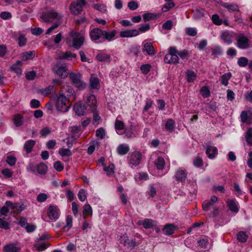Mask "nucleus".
<instances>
[{
  "label": "nucleus",
  "mask_w": 252,
  "mask_h": 252,
  "mask_svg": "<svg viewBox=\"0 0 252 252\" xmlns=\"http://www.w3.org/2000/svg\"><path fill=\"white\" fill-rule=\"evenodd\" d=\"M206 154L209 158L213 159L218 154V149L215 146L208 145L206 147Z\"/></svg>",
  "instance_id": "nucleus-22"
},
{
  "label": "nucleus",
  "mask_w": 252,
  "mask_h": 252,
  "mask_svg": "<svg viewBox=\"0 0 252 252\" xmlns=\"http://www.w3.org/2000/svg\"><path fill=\"white\" fill-rule=\"evenodd\" d=\"M193 165L196 167H201L203 165L202 159L199 157H197L193 160Z\"/></svg>",
  "instance_id": "nucleus-62"
},
{
  "label": "nucleus",
  "mask_w": 252,
  "mask_h": 252,
  "mask_svg": "<svg viewBox=\"0 0 252 252\" xmlns=\"http://www.w3.org/2000/svg\"><path fill=\"white\" fill-rule=\"evenodd\" d=\"M48 170V166L44 163L40 162L36 165V173L39 175H45Z\"/></svg>",
  "instance_id": "nucleus-28"
},
{
  "label": "nucleus",
  "mask_w": 252,
  "mask_h": 252,
  "mask_svg": "<svg viewBox=\"0 0 252 252\" xmlns=\"http://www.w3.org/2000/svg\"><path fill=\"white\" fill-rule=\"evenodd\" d=\"M222 54V50L220 46L215 47L212 49V55L216 56Z\"/></svg>",
  "instance_id": "nucleus-60"
},
{
  "label": "nucleus",
  "mask_w": 252,
  "mask_h": 252,
  "mask_svg": "<svg viewBox=\"0 0 252 252\" xmlns=\"http://www.w3.org/2000/svg\"><path fill=\"white\" fill-rule=\"evenodd\" d=\"M74 91L71 87L68 85H65L62 87L59 95L65 97V98H67L68 99H69V98L70 96L73 95V100H75L76 99V97L75 95H74Z\"/></svg>",
  "instance_id": "nucleus-11"
},
{
  "label": "nucleus",
  "mask_w": 252,
  "mask_h": 252,
  "mask_svg": "<svg viewBox=\"0 0 252 252\" xmlns=\"http://www.w3.org/2000/svg\"><path fill=\"white\" fill-rule=\"evenodd\" d=\"M72 226V217L68 215L66 218V224L63 229L64 231H68Z\"/></svg>",
  "instance_id": "nucleus-44"
},
{
  "label": "nucleus",
  "mask_w": 252,
  "mask_h": 252,
  "mask_svg": "<svg viewBox=\"0 0 252 252\" xmlns=\"http://www.w3.org/2000/svg\"><path fill=\"white\" fill-rule=\"evenodd\" d=\"M102 35L103 30L99 28H94L90 32V36L91 40L95 43L103 42L102 39H100Z\"/></svg>",
  "instance_id": "nucleus-7"
},
{
  "label": "nucleus",
  "mask_w": 252,
  "mask_h": 252,
  "mask_svg": "<svg viewBox=\"0 0 252 252\" xmlns=\"http://www.w3.org/2000/svg\"><path fill=\"white\" fill-rule=\"evenodd\" d=\"M86 4H82L80 1H74L71 3L70 6V10L72 14L78 15L81 13L82 7Z\"/></svg>",
  "instance_id": "nucleus-13"
},
{
  "label": "nucleus",
  "mask_w": 252,
  "mask_h": 252,
  "mask_svg": "<svg viewBox=\"0 0 252 252\" xmlns=\"http://www.w3.org/2000/svg\"><path fill=\"white\" fill-rule=\"evenodd\" d=\"M35 144V141L33 140H29L26 142L24 146V149L27 152V153H31L33 146Z\"/></svg>",
  "instance_id": "nucleus-30"
},
{
  "label": "nucleus",
  "mask_w": 252,
  "mask_h": 252,
  "mask_svg": "<svg viewBox=\"0 0 252 252\" xmlns=\"http://www.w3.org/2000/svg\"><path fill=\"white\" fill-rule=\"evenodd\" d=\"M221 6L226 8L228 11L231 12H239V6L234 3H229L228 2H223Z\"/></svg>",
  "instance_id": "nucleus-24"
},
{
  "label": "nucleus",
  "mask_w": 252,
  "mask_h": 252,
  "mask_svg": "<svg viewBox=\"0 0 252 252\" xmlns=\"http://www.w3.org/2000/svg\"><path fill=\"white\" fill-rule=\"evenodd\" d=\"M21 62L17 61L15 63L13 64L10 67L11 69L14 71L18 75H20L22 73V70L21 68Z\"/></svg>",
  "instance_id": "nucleus-31"
},
{
  "label": "nucleus",
  "mask_w": 252,
  "mask_h": 252,
  "mask_svg": "<svg viewBox=\"0 0 252 252\" xmlns=\"http://www.w3.org/2000/svg\"><path fill=\"white\" fill-rule=\"evenodd\" d=\"M151 65L150 64H143L140 67L141 72L144 74H147L150 71Z\"/></svg>",
  "instance_id": "nucleus-57"
},
{
  "label": "nucleus",
  "mask_w": 252,
  "mask_h": 252,
  "mask_svg": "<svg viewBox=\"0 0 252 252\" xmlns=\"http://www.w3.org/2000/svg\"><path fill=\"white\" fill-rule=\"evenodd\" d=\"M236 40V46L240 49L246 50L250 47V40L244 33L239 34Z\"/></svg>",
  "instance_id": "nucleus-4"
},
{
  "label": "nucleus",
  "mask_w": 252,
  "mask_h": 252,
  "mask_svg": "<svg viewBox=\"0 0 252 252\" xmlns=\"http://www.w3.org/2000/svg\"><path fill=\"white\" fill-rule=\"evenodd\" d=\"M139 35V31L136 29L125 30L120 32V36L123 38L132 37Z\"/></svg>",
  "instance_id": "nucleus-15"
},
{
  "label": "nucleus",
  "mask_w": 252,
  "mask_h": 252,
  "mask_svg": "<svg viewBox=\"0 0 252 252\" xmlns=\"http://www.w3.org/2000/svg\"><path fill=\"white\" fill-rule=\"evenodd\" d=\"M120 243L124 246L127 247V249L132 250L136 246L135 239L129 240L126 235L122 236L120 238Z\"/></svg>",
  "instance_id": "nucleus-12"
},
{
  "label": "nucleus",
  "mask_w": 252,
  "mask_h": 252,
  "mask_svg": "<svg viewBox=\"0 0 252 252\" xmlns=\"http://www.w3.org/2000/svg\"><path fill=\"white\" fill-rule=\"evenodd\" d=\"M134 179L136 181L137 180H147L148 179V175L147 174L144 173V172H141L137 173L134 176Z\"/></svg>",
  "instance_id": "nucleus-50"
},
{
  "label": "nucleus",
  "mask_w": 252,
  "mask_h": 252,
  "mask_svg": "<svg viewBox=\"0 0 252 252\" xmlns=\"http://www.w3.org/2000/svg\"><path fill=\"white\" fill-rule=\"evenodd\" d=\"M188 172L183 167L179 168L176 171L174 177L179 182L184 183L187 179Z\"/></svg>",
  "instance_id": "nucleus-9"
},
{
  "label": "nucleus",
  "mask_w": 252,
  "mask_h": 252,
  "mask_svg": "<svg viewBox=\"0 0 252 252\" xmlns=\"http://www.w3.org/2000/svg\"><path fill=\"white\" fill-rule=\"evenodd\" d=\"M87 104L91 107H95L96 105V99L93 94L90 95L87 99Z\"/></svg>",
  "instance_id": "nucleus-43"
},
{
  "label": "nucleus",
  "mask_w": 252,
  "mask_h": 252,
  "mask_svg": "<svg viewBox=\"0 0 252 252\" xmlns=\"http://www.w3.org/2000/svg\"><path fill=\"white\" fill-rule=\"evenodd\" d=\"M248 236L245 231H240L237 233V239L241 243H245L247 241Z\"/></svg>",
  "instance_id": "nucleus-41"
},
{
  "label": "nucleus",
  "mask_w": 252,
  "mask_h": 252,
  "mask_svg": "<svg viewBox=\"0 0 252 252\" xmlns=\"http://www.w3.org/2000/svg\"><path fill=\"white\" fill-rule=\"evenodd\" d=\"M186 74V78L188 82H193L196 78V74L192 70H188Z\"/></svg>",
  "instance_id": "nucleus-42"
},
{
  "label": "nucleus",
  "mask_w": 252,
  "mask_h": 252,
  "mask_svg": "<svg viewBox=\"0 0 252 252\" xmlns=\"http://www.w3.org/2000/svg\"><path fill=\"white\" fill-rule=\"evenodd\" d=\"M200 94L203 97L206 98L210 96V90L208 87L204 86L200 89Z\"/></svg>",
  "instance_id": "nucleus-49"
},
{
  "label": "nucleus",
  "mask_w": 252,
  "mask_h": 252,
  "mask_svg": "<svg viewBox=\"0 0 252 252\" xmlns=\"http://www.w3.org/2000/svg\"><path fill=\"white\" fill-rule=\"evenodd\" d=\"M74 110L76 114H77L78 116H83L85 115L86 112V106L84 104L78 102L74 104Z\"/></svg>",
  "instance_id": "nucleus-16"
},
{
  "label": "nucleus",
  "mask_w": 252,
  "mask_h": 252,
  "mask_svg": "<svg viewBox=\"0 0 252 252\" xmlns=\"http://www.w3.org/2000/svg\"><path fill=\"white\" fill-rule=\"evenodd\" d=\"M175 126V122L173 119H169L165 123V128L167 130L172 132L174 130Z\"/></svg>",
  "instance_id": "nucleus-36"
},
{
  "label": "nucleus",
  "mask_w": 252,
  "mask_h": 252,
  "mask_svg": "<svg viewBox=\"0 0 252 252\" xmlns=\"http://www.w3.org/2000/svg\"><path fill=\"white\" fill-rule=\"evenodd\" d=\"M96 59L99 62H110L111 58L110 55L105 53L98 54L96 56Z\"/></svg>",
  "instance_id": "nucleus-32"
},
{
  "label": "nucleus",
  "mask_w": 252,
  "mask_h": 252,
  "mask_svg": "<svg viewBox=\"0 0 252 252\" xmlns=\"http://www.w3.org/2000/svg\"><path fill=\"white\" fill-rule=\"evenodd\" d=\"M93 7L102 12H106V7L103 4H94L93 5Z\"/></svg>",
  "instance_id": "nucleus-56"
},
{
  "label": "nucleus",
  "mask_w": 252,
  "mask_h": 252,
  "mask_svg": "<svg viewBox=\"0 0 252 252\" xmlns=\"http://www.w3.org/2000/svg\"><path fill=\"white\" fill-rule=\"evenodd\" d=\"M155 164L158 170H162L165 166V160L161 157H158L155 160Z\"/></svg>",
  "instance_id": "nucleus-34"
},
{
  "label": "nucleus",
  "mask_w": 252,
  "mask_h": 252,
  "mask_svg": "<svg viewBox=\"0 0 252 252\" xmlns=\"http://www.w3.org/2000/svg\"><path fill=\"white\" fill-rule=\"evenodd\" d=\"M13 206V211L20 213L26 208V206L22 202L15 203Z\"/></svg>",
  "instance_id": "nucleus-40"
},
{
  "label": "nucleus",
  "mask_w": 252,
  "mask_h": 252,
  "mask_svg": "<svg viewBox=\"0 0 252 252\" xmlns=\"http://www.w3.org/2000/svg\"><path fill=\"white\" fill-rule=\"evenodd\" d=\"M249 62L250 61L248 58L246 57H242L238 58L237 64L240 67H244L249 65Z\"/></svg>",
  "instance_id": "nucleus-45"
},
{
  "label": "nucleus",
  "mask_w": 252,
  "mask_h": 252,
  "mask_svg": "<svg viewBox=\"0 0 252 252\" xmlns=\"http://www.w3.org/2000/svg\"><path fill=\"white\" fill-rule=\"evenodd\" d=\"M213 23L216 25H220L222 23V20L220 18L218 14H214L212 16Z\"/></svg>",
  "instance_id": "nucleus-54"
},
{
  "label": "nucleus",
  "mask_w": 252,
  "mask_h": 252,
  "mask_svg": "<svg viewBox=\"0 0 252 252\" xmlns=\"http://www.w3.org/2000/svg\"><path fill=\"white\" fill-rule=\"evenodd\" d=\"M69 77L72 84L78 89L82 90L86 87V83L81 80V75L80 73H71Z\"/></svg>",
  "instance_id": "nucleus-5"
},
{
  "label": "nucleus",
  "mask_w": 252,
  "mask_h": 252,
  "mask_svg": "<svg viewBox=\"0 0 252 252\" xmlns=\"http://www.w3.org/2000/svg\"><path fill=\"white\" fill-rule=\"evenodd\" d=\"M20 250V248L16 247L14 243L8 244L3 248L4 252H19Z\"/></svg>",
  "instance_id": "nucleus-26"
},
{
  "label": "nucleus",
  "mask_w": 252,
  "mask_h": 252,
  "mask_svg": "<svg viewBox=\"0 0 252 252\" xmlns=\"http://www.w3.org/2000/svg\"><path fill=\"white\" fill-rule=\"evenodd\" d=\"M178 56L183 60L187 61L189 57L188 51L184 50L179 52L178 51Z\"/></svg>",
  "instance_id": "nucleus-51"
},
{
  "label": "nucleus",
  "mask_w": 252,
  "mask_h": 252,
  "mask_svg": "<svg viewBox=\"0 0 252 252\" xmlns=\"http://www.w3.org/2000/svg\"><path fill=\"white\" fill-rule=\"evenodd\" d=\"M157 15L154 13H146L143 15V18L145 21H148L150 20H153L156 19Z\"/></svg>",
  "instance_id": "nucleus-55"
},
{
  "label": "nucleus",
  "mask_w": 252,
  "mask_h": 252,
  "mask_svg": "<svg viewBox=\"0 0 252 252\" xmlns=\"http://www.w3.org/2000/svg\"><path fill=\"white\" fill-rule=\"evenodd\" d=\"M209 243V238L206 236L201 237L198 241V246L203 248H206Z\"/></svg>",
  "instance_id": "nucleus-38"
},
{
  "label": "nucleus",
  "mask_w": 252,
  "mask_h": 252,
  "mask_svg": "<svg viewBox=\"0 0 252 252\" xmlns=\"http://www.w3.org/2000/svg\"><path fill=\"white\" fill-rule=\"evenodd\" d=\"M36 74L34 71H29L26 74V78L28 80H33L35 78Z\"/></svg>",
  "instance_id": "nucleus-64"
},
{
  "label": "nucleus",
  "mask_w": 252,
  "mask_h": 252,
  "mask_svg": "<svg viewBox=\"0 0 252 252\" xmlns=\"http://www.w3.org/2000/svg\"><path fill=\"white\" fill-rule=\"evenodd\" d=\"M220 38L225 44L230 45L233 41V33L227 31H223L221 33Z\"/></svg>",
  "instance_id": "nucleus-14"
},
{
  "label": "nucleus",
  "mask_w": 252,
  "mask_h": 252,
  "mask_svg": "<svg viewBox=\"0 0 252 252\" xmlns=\"http://www.w3.org/2000/svg\"><path fill=\"white\" fill-rule=\"evenodd\" d=\"M71 36L73 39V44L72 46L76 49H79L83 44L84 38L78 32H72Z\"/></svg>",
  "instance_id": "nucleus-8"
},
{
  "label": "nucleus",
  "mask_w": 252,
  "mask_h": 252,
  "mask_svg": "<svg viewBox=\"0 0 252 252\" xmlns=\"http://www.w3.org/2000/svg\"><path fill=\"white\" fill-rule=\"evenodd\" d=\"M240 118L241 122L243 123L250 124L251 123V117L248 115V112L247 111H243L241 112Z\"/></svg>",
  "instance_id": "nucleus-35"
},
{
  "label": "nucleus",
  "mask_w": 252,
  "mask_h": 252,
  "mask_svg": "<svg viewBox=\"0 0 252 252\" xmlns=\"http://www.w3.org/2000/svg\"><path fill=\"white\" fill-rule=\"evenodd\" d=\"M13 123L17 127L22 126L23 124V117L20 114H16L14 116L13 119Z\"/></svg>",
  "instance_id": "nucleus-39"
},
{
  "label": "nucleus",
  "mask_w": 252,
  "mask_h": 252,
  "mask_svg": "<svg viewBox=\"0 0 252 252\" xmlns=\"http://www.w3.org/2000/svg\"><path fill=\"white\" fill-rule=\"evenodd\" d=\"M59 153L62 157H69L72 155L70 150L68 149L61 148L59 150Z\"/></svg>",
  "instance_id": "nucleus-52"
},
{
  "label": "nucleus",
  "mask_w": 252,
  "mask_h": 252,
  "mask_svg": "<svg viewBox=\"0 0 252 252\" xmlns=\"http://www.w3.org/2000/svg\"><path fill=\"white\" fill-rule=\"evenodd\" d=\"M173 26V22L171 20H167L162 25V28L163 29L166 30H170L172 29Z\"/></svg>",
  "instance_id": "nucleus-63"
},
{
  "label": "nucleus",
  "mask_w": 252,
  "mask_h": 252,
  "mask_svg": "<svg viewBox=\"0 0 252 252\" xmlns=\"http://www.w3.org/2000/svg\"><path fill=\"white\" fill-rule=\"evenodd\" d=\"M48 216L51 220H57L59 217V210L56 206L50 205L48 211Z\"/></svg>",
  "instance_id": "nucleus-17"
},
{
  "label": "nucleus",
  "mask_w": 252,
  "mask_h": 252,
  "mask_svg": "<svg viewBox=\"0 0 252 252\" xmlns=\"http://www.w3.org/2000/svg\"><path fill=\"white\" fill-rule=\"evenodd\" d=\"M63 23V21H56L55 22L53 25L51 26L50 28L48 29L46 32V34H50L53 30L57 28L60 25H61Z\"/></svg>",
  "instance_id": "nucleus-59"
},
{
  "label": "nucleus",
  "mask_w": 252,
  "mask_h": 252,
  "mask_svg": "<svg viewBox=\"0 0 252 252\" xmlns=\"http://www.w3.org/2000/svg\"><path fill=\"white\" fill-rule=\"evenodd\" d=\"M246 141L248 145H252V127L248 128L245 135Z\"/></svg>",
  "instance_id": "nucleus-46"
},
{
  "label": "nucleus",
  "mask_w": 252,
  "mask_h": 252,
  "mask_svg": "<svg viewBox=\"0 0 252 252\" xmlns=\"http://www.w3.org/2000/svg\"><path fill=\"white\" fill-rule=\"evenodd\" d=\"M231 77V73L230 72L225 73L222 75L221 77V84L225 86H227L228 84V80Z\"/></svg>",
  "instance_id": "nucleus-47"
},
{
  "label": "nucleus",
  "mask_w": 252,
  "mask_h": 252,
  "mask_svg": "<svg viewBox=\"0 0 252 252\" xmlns=\"http://www.w3.org/2000/svg\"><path fill=\"white\" fill-rule=\"evenodd\" d=\"M52 70L61 78H64L68 74V69L65 63L58 62L52 66Z\"/></svg>",
  "instance_id": "nucleus-3"
},
{
  "label": "nucleus",
  "mask_w": 252,
  "mask_h": 252,
  "mask_svg": "<svg viewBox=\"0 0 252 252\" xmlns=\"http://www.w3.org/2000/svg\"><path fill=\"white\" fill-rule=\"evenodd\" d=\"M227 207L232 212L237 213L239 212L238 204L233 199H228L226 202Z\"/></svg>",
  "instance_id": "nucleus-20"
},
{
  "label": "nucleus",
  "mask_w": 252,
  "mask_h": 252,
  "mask_svg": "<svg viewBox=\"0 0 252 252\" xmlns=\"http://www.w3.org/2000/svg\"><path fill=\"white\" fill-rule=\"evenodd\" d=\"M57 97L56 103L57 109L62 112H66L68 111L71 106L70 100L62 95H57Z\"/></svg>",
  "instance_id": "nucleus-2"
},
{
  "label": "nucleus",
  "mask_w": 252,
  "mask_h": 252,
  "mask_svg": "<svg viewBox=\"0 0 252 252\" xmlns=\"http://www.w3.org/2000/svg\"><path fill=\"white\" fill-rule=\"evenodd\" d=\"M53 91H54L53 86H49L48 87L43 89L41 92L43 94H44L45 95H47L49 94H51Z\"/></svg>",
  "instance_id": "nucleus-61"
},
{
  "label": "nucleus",
  "mask_w": 252,
  "mask_h": 252,
  "mask_svg": "<svg viewBox=\"0 0 252 252\" xmlns=\"http://www.w3.org/2000/svg\"><path fill=\"white\" fill-rule=\"evenodd\" d=\"M169 52H170L171 55L172 63H177L179 62V57L178 55V50L174 47H170Z\"/></svg>",
  "instance_id": "nucleus-27"
},
{
  "label": "nucleus",
  "mask_w": 252,
  "mask_h": 252,
  "mask_svg": "<svg viewBox=\"0 0 252 252\" xmlns=\"http://www.w3.org/2000/svg\"><path fill=\"white\" fill-rule=\"evenodd\" d=\"M117 31L113 30L111 31H106L103 30L102 41H104L105 40L108 41H111L115 39V37L117 33Z\"/></svg>",
  "instance_id": "nucleus-18"
},
{
  "label": "nucleus",
  "mask_w": 252,
  "mask_h": 252,
  "mask_svg": "<svg viewBox=\"0 0 252 252\" xmlns=\"http://www.w3.org/2000/svg\"><path fill=\"white\" fill-rule=\"evenodd\" d=\"M116 150L120 155H125L129 152V147L126 144H122L118 146Z\"/></svg>",
  "instance_id": "nucleus-29"
},
{
  "label": "nucleus",
  "mask_w": 252,
  "mask_h": 252,
  "mask_svg": "<svg viewBox=\"0 0 252 252\" xmlns=\"http://www.w3.org/2000/svg\"><path fill=\"white\" fill-rule=\"evenodd\" d=\"M175 227L174 224L167 223L164 226L162 230L164 234L169 235L174 233Z\"/></svg>",
  "instance_id": "nucleus-25"
},
{
  "label": "nucleus",
  "mask_w": 252,
  "mask_h": 252,
  "mask_svg": "<svg viewBox=\"0 0 252 252\" xmlns=\"http://www.w3.org/2000/svg\"><path fill=\"white\" fill-rule=\"evenodd\" d=\"M142 155L138 151L133 152L129 157L128 163L133 168L134 166H138L141 162Z\"/></svg>",
  "instance_id": "nucleus-6"
},
{
  "label": "nucleus",
  "mask_w": 252,
  "mask_h": 252,
  "mask_svg": "<svg viewBox=\"0 0 252 252\" xmlns=\"http://www.w3.org/2000/svg\"><path fill=\"white\" fill-rule=\"evenodd\" d=\"M77 195L79 199L82 202L84 201L87 198V194L86 191L84 189H80Z\"/></svg>",
  "instance_id": "nucleus-53"
},
{
  "label": "nucleus",
  "mask_w": 252,
  "mask_h": 252,
  "mask_svg": "<svg viewBox=\"0 0 252 252\" xmlns=\"http://www.w3.org/2000/svg\"><path fill=\"white\" fill-rule=\"evenodd\" d=\"M217 201V197L215 195L212 196L210 200H205L202 203L203 210L205 211H208L211 206H213Z\"/></svg>",
  "instance_id": "nucleus-19"
},
{
  "label": "nucleus",
  "mask_w": 252,
  "mask_h": 252,
  "mask_svg": "<svg viewBox=\"0 0 252 252\" xmlns=\"http://www.w3.org/2000/svg\"><path fill=\"white\" fill-rule=\"evenodd\" d=\"M138 224L142 225L145 229H149L157 225V221L150 219H145L143 221H139Z\"/></svg>",
  "instance_id": "nucleus-21"
},
{
  "label": "nucleus",
  "mask_w": 252,
  "mask_h": 252,
  "mask_svg": "<svg viewBox=\"0 0 252 252\" xmlns=\"http://www.w3.org/2000/svg\"><path fill=\"white\" fill-rule=\"evenodd\" d=\"M142 50L143 52H146L148 55L150 56L154 55L156 54L153 44L150 42L144 43Z\"/></svg>",
  "instance_id": "nucleus-23"
},
{
  "label": "nucleus",
  "mask_w": 252,
  "mask_h": 252,
  "mask_svg": "<svg viewBox=\"0 0 252 252\" xmlns=\"http://www.w3.org/2000/svg\"><path fill=\"white\" fill-rule=\"evenodd\" d=\"M115 129L117 133L119 134H121L122 133L120 132V130H123L124 128V124L123 122L116 120L115 122Z\"/></svg>",
  "instance_id": "nucleus-48"
},
{
  "label": "nucleus",
  "mask_w": 252,
  "mask_h": 252,
  "mask_svg": "<svg viewBox=\"0 0 252 252\" xmlns=\"http://www.w3.org/2000/svg\"><path fill=\"white\" fill-rule=\"evenodd\" d=\"M90 87L92 89L98 90L99 89V81L98 78L91 76L90 79Z\"/></svg>",
  "instance_id": "nucleus-33"
},
{
  "label": "nucleus",
  "mask_w": 252,
  "mask_h": 252,
  "mask_svg": "<svg viewBox=\"0 0 252 252\" xmlns=\"http://www.w3.org/2000/svg\"><path fill=\"white\" fill-rule=\"evenodd\" d=\"M21 57L23 61L32 59L35 57V52L34 51H30L24 52L21 54Z\"/></svg>",
  "instance_id": "nucleus-37"
},
{
  "label": "nucleus",
  "mask_w": 252,
  "mask_h": 252,
  "mask_svg": "<svg viewBox=\"0 0 252 252\" xmlns=\"http://www.w3.org/2000/svg\"><path fill=\"white\" fill-rule=\"evenodd\" d=\"M185 32L189 36H194L197 34V30L195 28H187Z\"/></svg>",
  "instance_id": "nucleus-58"
},
{
  "label": "nucleus",
  "mask_w": 252,
  "mask_h": 252,
  "mask_svg": "<svg viewBox=\"0 0 252 252\" xmlns=\"http://www.w3.org/2000/svg\"><path fill=\"white\" fill-rule=\"evenodd\" d=\"M11 37L18 42L19 47H23L27 44V38L24 34L20 32H14L11 35Z\"/></svg>",
  "instance_id": "nucleus-10"
},
{
  "label": "nucleus",
  "mask_w": 252,
  "mask_h": 252,
  "mask_svg": "<svg viewBox=\"0 0 252 252\" xmlns=\"http://www.w3.org/2000/svg\"><path fill=\"white\" fill-rule=\"evenodd\" d=\"M63 15L55 10H51L42 13L41 18L45 22L63 21Z\"/></svg>",
  "instance_id": "nucleus-1"
}]
</instances>
